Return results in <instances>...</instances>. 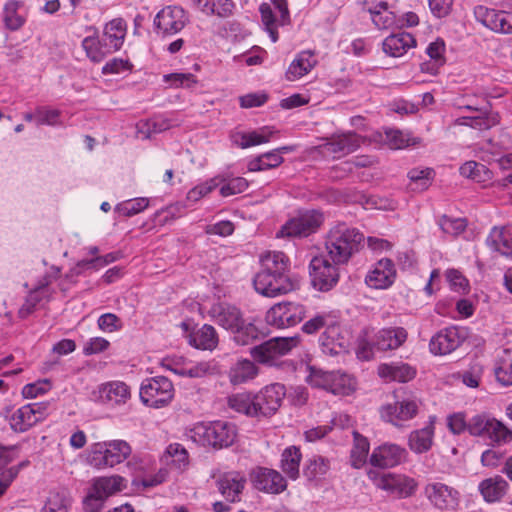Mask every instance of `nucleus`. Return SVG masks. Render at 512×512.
Segmentation results:
<instances>
[{
	"label": "nucleus",
	"mask_w": 512,
	"mask_h": 512,
	"mask_svg": "<svg viewBox=\"0 0 512 512\" xmlns=\"http://www.w3.org/2000/svg\"><path fill=\"white\" fill-rule=\"evenodd\" d=\"M261 267L254 278V287L259 294L277 297L294 289V282L287 275L289 260L283 252L263 254Z\"/></svg>",
	"instance_id": "1"
},
{
	"label": "nucleus",
	"mask_w": 512,
	"mask_h": 512,
	"mask_svg": "<svg viewBox=\"0 0 512 512\" xmlns=\"http://www.w3.org/2000/svg\"><path fill=\"white\" fill-rule=\"evenodd\" d=\"M363 235L355 228L341 223L327 234L325 248L330 260L335 264H344L358 251Z\"/></svg>",
	"instance_id": "2"
},
{
	"label": "nucleus",
	"mask_w": 512,
	"mask_h": 512,
	"mask_svg": "<svg viewBox=\"0 0 512 512\" xmlns=\"http://www.w3.org/2000/svg\"><path fill=\"white\" fill-rule=\"evenodd\" d=\"M447 418V426L454 434L469 431L472 435H485L495 442L507 443L512 440V431L496 418Z\"/></svg>",
	"instance_id": "3"
},
{
	"label": "nucleus",
	"mask_w": 512,
	"mask_h": 512,
	"mask_svg": "<svg viewBox=\"0 0 512 512\" xmlns=\"http://www.w3.org/2000/svg\"><path fill=\"white\" fill-rule=\"evenodd\" d=\"M236 436L235 426L225 420L200 422L189 431V437L194 442L215 448L232 445Z\"/></svg>",
	"instance_id": "4"
},
{
	"label": "nucleus",
	"mask_w": 512,
	"mask_h": 512,
	"mask_svg": "<svg viewBox=\"0 0 512 512\" xmlns=\"http://www.w3.org/2000/svg\"><path fill=\"white\" fill-rule=\"evenodd\" d=\"M131 453V446L123 440L97 442L87 450L86 460L90 466L102 470L124 462Z\"/></svg>",
	"instance_id": "5"
},
{
	"label": "nucleus",
	"mask_w": 512,
	"mask_h": 512,
	"mask_svg": "<svg viewBox=\"0 0 512 512\" xmlns=\"http://www.w3.org/2000/svg\"><path fill=\"white\" fill-rule=\"evenodd\" d=\"M408 332L403 327H387L378 330L373 338L361 340L357 350V356L363 360L373 357V350L381 352L396 350L407 340Z\"/></svg>",
	"instance_id": "6"
},
{
	"label": "nucleus",
	"mask_w": 512,
	"mask_h": 512,
	"mask_svg": "<svg viewBox=\"0 0 512 512\" xmlns=\"http://www.w3.org/2000/svg\"><path fill=\"white\" fill-rule=\"evenodd\" d=\"M323 222L324 215L319 210L301 211L282 225L276 233V237H308L317 232Z\"/></svg>",
	"instance_id": "7"
},
{
	"label": "nucleus",
	"mask_w": 512,
	"mask_h": 512,
	"mask_svg": "<svg viewBox=\"0 0 512 512\" xmlns=\"http://www.w3.org/2000/svg\"><path fill=\"white\" fill-rule=\"evenodd\" d=\"M173 383L164 376H157L145 380L140 387L142 403L152 408H162L174 398Z\"/></svg>",
	"instance_id": "8"
},
{
	"label": "nucleus",
	"mask_w": 512,
	"mask_h": 512,
	"mask_svg": "<svg viewBox=\"0 0 512 512\" xmlns=\"http://www.w3.org/2000/svg\"><path fill=\"white\" fill-rule=\"evenodd\" d=\"M300 338L275 337L251 349L252 357L261 364L273 365L275 361L289 353L299 344Z\"/></svg>",
	"instance_id": "9"
},
{
	"label": "nucleus",
	"mask_w": 512,
	"mask_h": 512,
	"mask_svg": "<svg viewBox=\"0 0 512 512\" xmlns=\"http://www.w3.org/2000/svg\"><path fill=\"white\" fill-rule=\"evenodd\" d=\"M305 316L306 309L302 304L280 302L267 311L265 320L267 324L276 328H286L297 325Z\"/></svg>",
	"instance_id": "10"
},
{
	"label": "nucleus",
	"mask_w": 512,
	"mask_h": 512,
	"mask_svg": "<svg viewBox=\"0 0 512 512\" xmlns=\"http://www.w3.org/2000/svg\"><path fill=\"white\" fill-rule=\"evenodd\" d=\"M189 22L186 11L180 6H166L154 19L156 31L162 37H170L179 33Z\"/></svg>",
	"instance_id": "11"
},
{
	"label": "nucleus",
	"mask_w": 512,
	"mask_h": 512,
	"mask_svg": "<svg viewBox=\"0 0 512 512\" xmlns=\"http://www.w3.org/2000/svg\"><path fill=\"white\" fill-rule=\"evenodd\" d=\"M312 284L320 291L330 290L338 281V269L322 256L314 257L310 262Z\"/></svg>",
	"instance_id": "12"
},
{
	"label": "nucleus",
	"mask_w": 512,
	"mask_h": 512,
	"mask_svg": "<svg viewBox=\"0 0 512 512\" xmlns=\"http://www.w3.org/2000/svg\"><path fill=\"white\" fill-rule=\"evenodd\" d=\"M397 271L392 260L380 259L365 276V284L372 289H387L393 285Z\"/></svg>",
	"instance_id": "13"
},
{
	"label": "nucleus",
	"mask_w": 512,
	"mask_h": 512,
	"mask_svg": "<svg viewBox=\"0 0 512 512\" xmlns=\"http://www.w3.org/2000/svg\"><path fill=\"white\" fill-rule=\"evenodd\" d=\"M360 145V136L348 132L331 136L325 143L320 145L319 148L323 155L337 158L354 152Z\"/></svg>",
	"instance_id": "14"
},
{
	"label": "nucleus",
	"mask_w": 512,
	"mask_h": 512,
	"mask_svg": "<svg viewBox=\"0 0 512 512\" xmlns=\"http://www.w3.org/2000/svg\"><path fill=\"white\" fill-rule=\"evenodd\" d=\"M464 334L457 327L440 330L430 340L429 348L435 355H447L455 351L464 341Z\"/></svg>",
	"instance_id": "15"
},
{
	"label": "nucleus",
	"mask_w": 512,
	"mask_h": 512,
	"mask_svg": "<svg viewBox=\"0 0 512 512\" xmlns=\"http://www.w3.org/2000/svg\"><path fill=\"white\" fill-rule=\"evenodd\" d=\"M285 394V386L280 383H274L263 388L255 396V405H257L259 416H270L276 413Z\"/></svg>",
	"instance_id": "16"
},
{
	"label": "nucleus",
	"mask_w": 512,
	"mask_h": 512,
	"mask_svg": "<svg viewBox=\"0 0 512 512\" xmlns=\"http://www.w3.org/2000/svg\"><path fill=\"white\" fill-rule=\"evenodd\" d=\"M425 495L432 505L441 510L453 509L459 503L458 491L440 482L427 484Z\"/></svg>",
	"instance_id": "17"
},
{
	"label": "nucleus",
	"mask_w": 512,
	"mask_h": 512,
	"mask_svg": "<svg viewBox=\"0 0 512 512\" xmlns=\"http://www.w3.org/2000/svg\"><path fill=\"white\" fill-rule=\"evenodd\" d=\"M405 450L396 444H383L374 448L369 462L374 467L392 468L401 463Z\"/></svg>",
	"instance_id": "18"
},
{
	"label": "nucleus",
	"mask_w": 512,
	"mask_h": 512,
	"mask_svg": "<svg viewBox=\"0 0 512 512\" xmlns=\"http://www.w3.org/2000/svg\"><path fill=\"white\" fill-rule=\"evenodd\" d=\"M99 399L111 406L126 404L131 398L130 387L122 381H110L98 388Z\"/></svg>",
	"instance_id": "19"
},
{
	"label": "nucleus",
	"mask_w": 512,
	"mask_h": 512,
	"mask_svg": "<svg viewBox=\"0 0 512 512\" xmlns=\"http://www.w3.org/2000/svg\"><path fill=\"white\" fill-rule=\"evenodd\" d=\"M127 487V480L120 475L102 476L91 481L90 490L98 495V499L106 501L110 496L121 492Z\"/></svg>",
	"instance_id": "20"
},
{
	"label": "nucleus",
	"mask_w": 512,
	"mask_h": 512,
	"mask_svg": "<svg viewBox=\"0 0 512 512\" xmlns=\"http://www.w3.org/2000/svg\"><path fill=\"white\" fill-rule=\"evenodd\" d=\"M374 25L381 30L394 28L398 25L393 6L387 1L372 2L367 8Z\"/></svg>",
	"instance_id": "21"
},
{
	"label": "nucleus",
	"mask_w": 512,
	"mask_h": 512,
	"mask_svg": "<svg viewBox=\"0 0 512 512\" xmlns=\"http://www.w3.org/2000/svg\"><path fill=\"white\" fill-rule=\"evenodd\" d=\"M487 245L500 255L512 259V226L494 227L488 237Z\"/></svg>",
	"instance_id": "22"
},
{
	"label": "nucleus",
	"mask_w": 512,
	"mask_h": 512,
	"mask_svg": "<svg viewBox=\"0 0 512 512\" xmlns=\"http://www.w3.org/2000/svg\"><path fill=\"white\" fill-rule=\"evenodd\" d=\"M509 490V483L500 475L482 480L478 491L487 503H496L502 500Z\"/></svg>",
	"instance_id": "23"
},
{
	"label": "nucleus",
	"mask_w": 512,
	"mask_h": 512,
	"mask_svg": "<svg viewBox=\"0 0 512 512\" xmlns=\"http://www.w3.org/2000/svg\"><path fill=\"white\" fill-rule=\"evenodd\" d=\"M210 313L218 325L230 331L235 330L243 319L239 309L227 303L213 305Z\"/></svg>",
	"instance_id": "24"
},
{
	"label": "nucleus",
	"mask_w": 512,
	"mask_h": 512,
	"mask_svg": "<svg viewBox=\"0 0 512 512\" xmlns=\"http://www.w3.org/2000/svg\"><path fill=\"white\" fill-rule=\"evenodd\" d=\"M254 483L257 489L269 493H280L286 489V481L283 476L272 469H259L255 474Z\"/></svg>",
	"instance_id": "25"
},
{
	"label": "nucleus",
	"mask_w": 512,
	"mask_h": 512,
	"mask_svg": "<svg viewBox=\"0 0 512 512\" xmlns=\"http://www.w3.org/2000/svg\"><path fill=\"white\" fill-rule=\"evenodd\" d=\"M318 61L311 51H301L290 63L285 78L288 81H296L307 75L316 65Z\"/></svg>",
	"instance_id": "26"
},
{
	"label": "nucleus",
	"mask_w": 512,
	"mask_h": 512,
	"mask_svg": "<svg viewBox=\"0 0 512 512\" xmlns=\"http://www.w3.org/2000/svg\"><path fill=\"white\" fill-rule=\"evenodd\" d=\"M161 462L179 473L185 472L190 465L188 451L179 443H171L166 447Z\"/></svg>",
	"instance_id": "27"
},
{
	"label": "nucleus",
	"mask_w": 512,
	"mask_h": 512,
	"mask_svg": "<svg viewBox=\"0 0 512 512\" xmlns=\"http://www.w3.org/2000/svg\"><path fill=\"white\" fill-rule=\"evenodd\" d=\"M378 374L386 381L405 383L416 376V370L407 363H384L378 367Z\"/></svg>",
	"instance_id": "28"
},
{
	"label": "nucleus",
	"mask_w": 512,
	"mask_h": 512,
	"mask_svg": "<svg viewBox=\"0 0 512 512\" xmlns=\"http://www.w3.org/2000/svg\"><path fill=\"white\" fill-rule=\"evenodd\" d=\"M416 44L414 37L406 32L388 36L383 42V50L392 57H401Z\"/></svg>",
	"instance_id": "29"
},
{
	"label": "nucleus",
	"mask_w": 512,
	"mask_h": 512,
	"mask_svg": "<svg viewBox=\"0 0 512 512\" xmlns=\"http://www.w3.org/2000/svg\"><path fill=\"white\" fill-rule=\"evenodd\" d=\"M126 36V23L123 19L117 18L111 20L104 27L102 39L111 52L118 51L124 42Z\"/></svg>",
	"instance_id": "30"
},
{
	"label": "nucleus",
	"mask_w": 512,
	"mask_h": 512,
	"mask_svg": "<svg viewBox=\"0 0 512 512\" xmlns=\"http://www.w3.org/2000/svg\"><path fill=\"white\" fill-rule=\"evenodd\" d=\"M245 483L246 479L242 474L239 472H229L220 478L219 490L227 500L234 502L238 500Z\"/></svg>",
	"instance_id": "31"
},
{
	"label": "nucleus",
	"mask_w": 512,
	"mask_h": 512,
	"mask_svg": "<svg viewBox=\"0 0 512 512\" xmlns=\"http://www.w3.org/2000/svg\"><path fill=\"white\" fill-rule=\"evenodd\" d=\"M258 367L248 359L238 360L229 370V380L232 385L244 384L258 375Z\"/></svg>",
	"instance_id": "32"
},
{
	"label": "nucleus",
	"mask_w": 512,
	"mask_h": 512,
	"mask_svg": "<svg viewBox=\"0 0 512 512\" xmlns=\"http://www.w3.org/2000/svg\"><path fill=\"white\" fill-rule=\"evenodd\" d=\"M3 22L9 30L20 29L25 23L23 2L17 0L6 2L3 8Z\"/></svg>",
	"instance_id": "33"
},
{
	"label": "nucleus",
	"mask_w": 512,
	"mask_h": 512,
	"mask_svg": "<svg viewBox=\"0 0 512 512\" xmlns=\"http://www.w3.org/2000/svg\"><path fill=\"white\" fill-rule=\"evenodd\" d=\"M227 405L235 413L259 416L257 405H255V396L253 397L249 393H237L229 396Z\"/></svg>",
	"instance_id": "34"
},
{
	"label": "nucleus",
	"mask_w": 512,
	"mask_h": 512,
	"mask_svg": "<svg viewBox=\"0 0 512 512\" xmlns=\"http://www.w3.org/2000/svg\"><path fill=\"white\" fill-rule=\"evenodd\" d=\"M302 459L301 451L296 446L287 447L281 455V470L292 480L299 477V466Z\"/></svg>",
	"instance_id": "35"
},
{
	"label": "nucleus",
	"mask_w": 512,
	"mask_h": 512,
	"mask_svg": "<svg viewBox=\"0 0 512 512\" xmlns=\"http://www.w3.org/2000/svg\"><path fill=\"white\" fill-rule=\"evenodd\" d=\"M434 426L430 422L426 427L410 434L409 447L415 453L427 452L433 444Z\"/></svg>",
	"instance_id": "36"
},
{
	"label": "nucleus",
	"mask_w": 512,
	"mask_h": 512,
	"mask_svg": "<svg viewBox=\"0 0 512 512\" xmlns=\"http://www.w3.org/2000/svg\"><path fill=\"white\" fill-rule=\"evenodd\" d=\"M171 361L164 362V368L178 374L180 376H187L190 378H201L213 372V367L209 362H198L194 365L189 363L186 366L178 367L179 363H176V367H172Z\"/></svg>",
	"instance_id": "37"
},
{
	"label": "nucleus",
	"mask_w": 512,
	"mask_h": 512,
	"mask_svg": "<svg viewBox=\"0 0 512 512\" xmlns=\"http://www.w3.org/2000/svg\"><path fill=\"white\" fill-rule=\"evenodd\" d=\"M434 176L435 172L432 168H413L407 174L408 187L412 191H424L431 185Z\"/></svg>",
	"instance_id": "38"
},
{
	"label": "nucleus",
	"mask_w": 512,
	"mask_h": 512,
	"mask_svg": "<svg viewBox=\"0 0 512 512\" xmlns=\"http://www.w3.org/2000/svg\"><path fill=\"white\" fill-rule=\"evenodd\" d=\"M459 173L461 176L471 179L477 183H485L492 179V172L481 163L476 161H467L460 168Z\"/></svg>",
	"instance_id": "39"
},
{
	"label": "nucleus",
	"mask_w": 512,
	"mask_h": 512,
	"mask_svg": "<svg viewBox=\"0 0 512 512\" xmlns=\"http://www.w3.org/2000/svg\"><path fill=\"white\" fill-rule=\"evenodd\" d=\"M353 436L354 443L350 454L351 465L356 469H360L367 463L370 445L367 438L358 432L354 431Z\"/></svg>",
	"instance_id": "40"
},
{
	"label": "nucleus",
	"mask_w": 512,
	"mask_h": 512,
	"mask_svg": "<svg viewBox=\"0 0 512 512\" xmlns=\"http://www.w3.org/2000/svg\"><path fill=\"white\" fill-rule=\"evenodd\" d=\"M82 47L86 52L87 57L93 62H100L106 56L111 54V49L107 47L103 39L98 37L88 36L83 39Z\"/></svg>",
	"instance_id": "41"
},
{
	"label": "nucleus",
	"mask_w": 512,
	"mask_h": 512,
	"mask_svg": "<svg viewBox=\"0 0 512 512\" xmlns=\"http://www.w3.org/2000/svg\"><path fill=\"white\" fill-rule=\"evenodd\" d=\"M198 349L213 350L218 345L216 330L211 325L202 326L191 338L190 341Z\"/></svg>",
	"instance_id": "42"
},
{
	"label": "nucleus",
	"mask_w": 512,
	"mask_h": 512,
	"mask_svg": "<svg viewBox=\"0 0 512 512\" xmlns=\"http://www.w3.org/2000/svg\"><path fill=\"white\" fill-rule=\"evenodd\" d=\"M284 159L277 151H270L260 155L248 163L250 172L263 171L276 168L283 163Z\"/></svg>",
	"instance_id": "43"
},
{
	"label": "nucleus",
	"mask_w": 512,
	"mask_h": 512,
	"mask_svg": "<svg viewBox=\"0 0 512 512\" xmlns=\"http://www.w3.org/2000/svg\"><path fill=\"white\" fill-rule=\"evenodd\" d=\"M497 380L504 386L512 385V351L504 349L495 368Z\"/></svg>",
	"instance_id": "44"
},
{
	"label": "nucleus",
	"mask_w": 512,
	"mask_h": 512,
	"mask_svg": "<svg viewBox=\"0 0 512 512\" xmlns=\"http://www.w3.org/2000/svg\"><path fill=\"white\" fill-rule=\"evenodd\" d=\"M417 482L406 475L396 474L390 495L406 498L413 495L417 489Z\"/></svg>",
	"instance_id": "45"
},
{
	"label": "nucleus",
	"mask_w": 512,
	"mask_h": 512,
	"mask_svg": "<svg viewBox=\"0 0 512 512\" xmlns=\"http://www.w3.org/2000/svg\"><path fill=\"white\" fill-rule=\"evenodd\" d=\"M474 16L483 26L493 31L500 17L505 16V11L479 5L474 8Z\"/></svg>",
	"instance_id": "46"
},
{
	"label": "nucleus",
	"mask_w": 512,
	"mask_h": 512,
	"mask_svg": "<svg viewBox=\"0 0 512 512\" xmlns=\"http://www.w3.org/2000/svg\"><path fill=\"white\" fill-rule=\"evenodd\" d=\"M329 383V392L335 395H349L355 390L356 386V382L351 376L339 371L334 372L333 382Z\"/></svg>",
	"instance_id": "47"
},
{
	"label": "nucleus",
	"mask_w": 512,
	"mask_h": 512,
	"mask_svg": "<svg viewBox=\"0 0 512 512\" xmlns=\"http://www.w3.org/2000/svg\"><path fill=\"white\" fill-rule=\"evenodd\" d=\"M419 405L416 400L407 398L401 401H397L394 404H388L384 408V413L387 416L403 415L413 416L418 413Z\"/></svg>",
	"instance_id": "48"
},
{
	"label": "nucleus",
	"mask_w": 512,
	"mask_h": 512,
	"mask_svg": "<svg viewBox=\"0 0 512 512\" xmlns=\"http://www.w3.org/2000/svg\"><path fill=\"white\" fill-rule=\"evenodd\" d=\"M232 333L234 334L235 342L243 346L250 344L260 335L258 328L253 323H246L244 319H242V323L238 327H235Z\"/></svg>",
	"instance_id": "49"
},
{
	"label": "nucleus",
	"mask_w": 512,
	"mask_h": 512,
	"mask_svg": "<svg viewBox=\"0 0 512 512\" xmlns=\"http://www.w3.org/2000/svg\"><path fill=\"white\" fill-rule=\"evenodd\" d=\"M222 182H224V179L221 176H216L198 184L188 191L187 200L198 202L203 197L211 193L214 189H216Z\"/></svg>",
	"instance_id": "50"
},
{
	"label": "nucleus",
	"mask_w": 512,
	"mask_h": 512,
	"mask_svg": "<svg viewBox=\"0 0 512 512\" xmlns=\"http://www.w3.org/2000/svg\"><path fill=\"white\" fill-rule=\"evenodd\" d=\"M273 131L269 127H263L257 131L240 134L241 142L239 146L241 148H247L250 146L260 145L267 143L272 136Z\"/></svg>",
	"instance_id": "51"
},
{
	"label": "nucleus",
	"mask_w": 512,
	"mask_h": 512,
	"mask_svg": "<svg viewBox=\"0 0 512 512\" xmlns=\"http://www.w3.org/2000/svg\"><path fill=\"white\" fill-rule=\"evenodd\" d=\"M382 141L390 148V149H403L410 145H414L415 142L409 137L408 134L403 133L397 129H386L385 130V138Z\"/></svg>",
	"instance_id": "52"
},
{
	"label": "nucleus",
	"mask_w": 512,
	"mask_h": 512,
	"mask_svg": "<svg viewBox=\"0 0 512 512\" xmlns=\"http://www.w3.org/2000/svg\"><path fill=\"white\" fill-rule=\"evenodd\" d=\"M333 377L334 372H325L315 367H309V375L306 377V381L312 387L329 391V382H333Z\"/></svg>",
	"instance_id": "53"
},
{
	"label": "nucleus",
	"mask_w": 512,
	"mask_h": 512,
	"mask_svg": "<svg viewBox=\"0 0 512 512\" xmlns=\"http://www.w3.org/2000/svg\"><path fill=\"white\" fill-rule=\"evenodd\" d=\"M163 81L168 83L170 87L178 88H192L197 84V78L192 73H171L163 76Z\"/></svg>",
	"instance_id": "54"
},
{
	"label": "nucleus",
	"mask_w": 512,
	"mask_h": 512,
	"mask_svg": "<svg viewBox=\"0 0 512 512\" xmlns=\"http://www.w3.org/2000/svg\"><path fill=\"white\" fill-rule=\"evenodd\" d=\"M69 499L64 492H51L41 512H67Z\"/></svg>",
	"instance_id": "55"
},
{
	"label": "nucleus",
	"mask_w": 512,
	"mask_h": 512,
	"mask_svg": "<svg viewBox=\"0 0 512 512\" xmlns=\"http://www.w3.org/2000/svg\"><path fill=\"white\" fill-rule=\"evenodd\" d=\"M367 476L376 488L381 489L390 494L393 481L396 476L395 473L381 472L374 469H370L367 472Z\"/></svg>",
	"instance_id": "56"
},
{
	"label": "nucleus",
	"mask_w": 512,
	"mask_h": 512,
	"mask_svg": "<svg viewBox=\"0 0 512 512\" xmlns=\"http://www.w3.org/2000/svg\"><path fill=\"white\" fill-rule=\"evenodd\" d=\"M203 3V11L206 13L216 14L224 17L229 15L233 9L231 0H199Z\"/></svg>",
	"instance_id": "57"
},
{
	"label": "nucleus",
	"mask_w": 512,
	"mask_h": 512,
	"mask_svg": "<svg viewBox=\"0 0 512 512\" xmlns=\"http://www.w3.org/2000/svg\"><path fill=\"white\" fill-rule=\"evenodd\" d=\"M149 205L147 198H136L117 205V211L123 216L131 217L144 211Z\"/></svg>",
	"instance_id": "58"
},
{
	"label": "nucleus",
	"mask_w": 512,
	"mask_h": 512,
	"mask_svg": "<svg viewBox=\"0 0 512 512\" xmlns=\"http://www.w3.org/2000/svg\"><path fill=\"white\" fill-rule=\"evenodd\" d=\"M338 333V328L329 326L320 337L322 350L324 353L338 354L342 345L334 340V335Z\"/></svg>",
	"instance_id": "59"
},
{
	"label": "nucleus",
	"mask_w": 512,
	"mask_h": 512,
	"mask_svg": "<svg viewBox=\"0 0 512 512\" xmlns=\"http://www.w3.org/2000/svg\"><path fill=\"white\" fill-rule=\"evenodd\" d=\"M376 163L377 161L373 157L361 155L356 156L351 160L342 162L337 168L346 173H352L356 169L372 167Z\"/></svg>",
	"instance_id": "60"
},
{
	"label": "nucleus",
	"mask_w": 512,
	"mask_h": 512,
	"mask_svg": "<svg viewBox=\"0 0 512 512\" xmlns=\"http://www.w3.org/2000/svg\"><path fill=\"white\" fill-rule=\"evenodd\" d=\"M463 119L465 120L463 124L478 130H487L499 123V118L497 114L467 117Z\"/></svg>",
	"instance_id": "61"
},
{
	"label": "nucleus",
	"mask_w": 512,
	"mask_h": 512,
	"mask_svg": "<svg viewBox=\"0 0 512 512\" xmlns=\"http://www.w3.org/2000/svg\"><path fill=\"white\" fill-rule=\"evenodd\" d=\"M220 185V194L223 197H229L244 192L248 187V182L245 178L235 177Z\"/></svg>",
	"instance_id": "62"
},
{
	"label": "nucleus",
	"mask_w": 512,
	"mask_h": 512,
	"mask_svg": "<svg viewBox=\"0 0 512 512\" xmlns=\"http://www.w3.org/2000/svg\"><path fill=\"white\" fill-rule=\"evenodd\" d=\"M46 293L47 291L45 287H40L32 291L28 295L25 303L20 308L19 315L23 318L30 315L34 311L36 305L42 300L44 296H46Z\"/></svg>",
	"instance_id": "63"
},
{
	"label": "nucleus",
	"mask_w": 512,
	"mask_h": 512,
	"mask_svg": "<svg viewBox=\"0 0 512 512\" xmlns=\"http://www.w3.org/2000/svg\"><path fill=\"white\" fill-rule=\"evenodd\" d=\"M328 470L329 462L322 457H315L309 461L304 473L309 479H316L325 475Z\"/></svg>",
	"instance_id": "64"
}]
</instances>
